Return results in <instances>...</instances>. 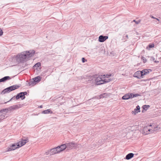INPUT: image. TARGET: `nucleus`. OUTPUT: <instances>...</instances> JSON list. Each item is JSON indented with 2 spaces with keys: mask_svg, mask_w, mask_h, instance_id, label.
<instances>
[{
  "mask_svg": "<svg viewBox=\"0 0 161 161\" xmlns=\"http://www.w3.org/2000/svg\"><path fill=\"white\" fill-rule=\"evenodd\" d=\"M35 53L34 50L22 52L17 55L15 58H13V60L15 59L18 64L24 63L29 60L31 57L34 55Z\"/></svg>",
  "mask_w": 161,
  "mask_h": 161,
  "instance_id": "nucleus-1",
  "label": "nucleus"
},
{
  "mask_svg": "<svg viewBox=\"0 0 161 161\" xmlns=\"http://www.w3.org/2000/svg\"><path fill=\"white\" fill-rule=\"evenodd\" d=\"M105 77L103 76L102 75L99 76L95 79V83L97 85H99L104 83H107L110 82L111 80V79H105Z\"/></svg>",
  "mask_w": 161,
  "mask_h": 161,
  "instance_id": "nucleus-2",
  "label": "nucleus"
},
{
  "mask_svg": "<svg viewBox=\"0 0 161 161\" xmlns=\"http://www.w3.org/2000/svg\"><path fill=\"white\" fill-rule=\"evenodd\" d=\"M20 87V86L17 85H15L11 86L4 89L1 92V94H4L6 93H9L11 91L18 89Z\"/></svg>",
  "mask_w": 161,
  "mask_h": 161,
  "instance_id": "nucleus-3",
  "label": "nucleus"
},
{
  "mask_svg": "<svg viewBox=\"0 0 161 161\" xmlns=\"http://www.w3.org/2000/svg\"><path fill=\"white\" fill-rule=\"evenodd\" d=\"M152 133H156L158 131H159L161 130V126L158 125H155L153 124H152Z\"/></svg>",
  "mask_w": 161,
  "mask_h": 161,
  "instance_id": "nucleus-4",
  "label": "nucleus"
},
{
  "mask_svg": "<svg viewBox=\"0 0 161 161\" xmlns=\"http://www.w3.org/2000/svg\"><path fill=\"white\" fill-rule=\"evenodd\" d=\"M66 145L67 147V150H68L70 149L75 148L77 146V144L75 143L74 142L66 143Z\"/></svg>",
  "mask_w": 161,
  "mask_h": 161,
  "instance_id": "nucleus-5",
  "label": "nucleus"
},
{
  "mask_svg": "<svg viewBox=\"0 0 161 161\" xmlns=\"http://www.w3.org/2000/svg\"><path fill=\"white\" fill-rule=\"evenodd\" d=\"M20 147L19 143L17 142L16 143L12 144L10 147H8L6 152H9L12 150H14L15 149Z\"/></svg>",
  "mask_w": 161,
  "mask_h": 161,
  "instance_id": "nucleus-6",
  "label": "nucleus"
},
{
  "mask_svg": "<svg viewBox=\"0 0 161 161\" xmlns=\"http://www.w3.org/2000/svg\"><path fill=\"white\" fill-rule=\"evenodd\" d=\"M27 93L26 92H20L17 94L16 95V99L18 100L21 98V100L24 99L25 98V95L27 94Z\"/></svg>",
  "mask_w": 161,
  "mask_h": 161,
  "instance_id": "nucleus-7",
  "label": "nucleus"
},
{
  "mask_svg": "<svg viewBox=\"0 0 161 161\" xmlns=\"http://www.w3.org/2000/svg\"><path fill=\"white\" fill-rule=\"evenodd\" d=\"M108 38V36H103V35H100L99 37L98 41L100 42H103Z\"/></svg>",
  "mask_w": 161,
  "mask_h": 161,
  "instance_id": "nucleus-8",
  "label": "nucleus"
},
{
  "mask_svg": "<svg viewBox=\"0 0 161 161\" xmlns=\"http://www.w3.org/2000/svg\"><path fill=\"white\" fill-rule=\"evenodd\" d=\"M22 105H23L19 104L13 105L9 107V109L10 111L12 110H14L18 109L21 108L22 107Z\"/></svg>",
  "mask_w": 161,
  "mask_h": 161,
  "instance_id": "nucleus-9",
  "label": "nucleus"
},
{
  "mask_svg": "<svg viewBox=\"0 0 161 161\" xmlns=\"http://www.w3.org/2000/svg\"><path fill=\"white\" fill-rule=\"evenodd\" d=\"M149 70H150L151 71V69H144L142 70V71H140V75L141 76L142 78H143V76L147 74V73L149 72Z\"/></svg>",
  "mask_w": 161,
  "mask_h": 161,
  "instance_id": "nucleus-10",
  "label": "nucleus"
},
{
  "mask_svg": "<svg viewBox=\"0 0 161 161\" xmlns=\"http://www.w3.org/2000/svg\"><path fill=\"white\" fill-rule=\"evenodd\" d=\"M28 142V139L27 138H26L25 139H22L21 141H20L18 143H19L20 146L21 147L24 145Z\"/></svg>",
  "mask_w": 161,
  "mask_h": 161,
  "instance_id": "nucleus-11",
  "label": "nucleus"
},
{
  "mask_svg": "<svg viewBox=\"0 0 161 161\" xmlns=\"http://www.w3.org/2000/svg\"><path fill=\"white\" fill-rule=\"evenodd\" d=\"M157 53H153V55L152 56V59H153V61L154 62V63H158L159 62V58H157Z\"/></svg>",
  "mask_w": 161,
  "mask_h": 161,
  "instance_id": "nucleus-12",
  "label": "nucleus"
},
{
  "mask_svg": "<svg viewBox=\"0 0 161 161\" xmlns=\"http://www.w3.org/2000/svg\"><path fill=\"white\" fill-rule=\"evenodd\" d=\"M11 79V78L9 76H5L0 79V82H5Z\"/></svg>",
  "mask_w": 161,
  "mask_h": 161,
  "instance_id": "nucleus-13",
  "label": "nucleus"
},
{
  "mask_svg": "<svg viewBox=\"0 0 161 161\" xmlns=\"http://www.w3.org/2000/svg\"><path fill=\"white\" fill-rule=\"evenodd\" d=\"M131 97L132 95H131L130 93H127L123 96L122 97V98L123 100H127L130 98H131Z\"/></svg>",
  "mask_w": 161,
  "mask_h": 161,
  "instance_id": "nucleus-14",
  "label": "nucleus"
},
{
  "mask_svg": "<svg viewBox=\"0 0 161 161\" xmlns=\"http://www.w3.org/2000/svg\"><path fill=\"white\" fill-rule=\"evenodd\" d=\"M57 148H59L61 150L60 151H63L66 148H67L66 143L65 144H62L61 145L58 146Z\"/></svg>",
  "mask_w": 161,
  "mask_h": 161,
  "instance_id": "nucleus-15",
  "label": "nucleus"
},
{
  "mask_svg": "<svg viewBox=\"0 0 161 161\" xmlns=\"http://www.w3.org/2000/svg\"><path fill=\"white\" fill-rule=\"evenodd\" d=\"M140 112V107L139 105L136 106V108L134 109V110L132 112V114H136V113Z\"/></svg>",
  "mask_w": 161,
  "mask_h": 161,
  "instance_id": "nucleus-16",
  "label": "nucleus"
},
{
  "mask_svg": "<svg viewBox=\"0 0 161 161\" xmlns=\"http://www.w3.org/2000/svg\"><path fill=\"white\" fill-rule=\"evenodd\" d=\"M140 71H137V72H135L133 75V76L134 77H136L138 79H140L142 78L141 75H140Z\"/></svg>",
  "mask_w": 161,
  "mask_h": 161,
  "instance_id": "nucleus-17",
  "label": "nucleus"
},
{
  "mask_svg": "<svg viewBox=\"0 0 161 161\" xmlns=\"http://www.w3.org/2000/svg\"><path fill=\"white\" fill-rule=\"evenodd\" d=\"M134 154L132 153H130L127 154L125 156V159L127 160H129L132 158H133L134 156Z\"/></svg>",
  "mask_w": 161,
  "mask_h": 161,
  "instance_id": "nucleus-18",
  "label": "nucleus"
},
{
  "mask_svg": "<svg viewBox=\"0 0 161 161\" xmlns=\"http://www.w3.org/2000/svg\"><path fill=\"white\" fill-rule=\"evenodd\" d=\"M57 148V147H55L54 148L51 149L50 150V155H51L55 154L56 153H57L58 152H57L56 151L57 150L56 149V148Z\"/></svg>",
  "mask_w": 161,
  "mask_h": 161,
  "instance_id": "nucleus-19",
  "label": "nucleus"
},
{
  "mask_svg": "<svg viewBox=\"0 0 161 161\" xmlns=\"http://www.w3.org/2000/svg\"><path fill=\"white\" fill-rule=\"evenodd\" d=\"M41 77L40 76H36L32 79L33 80L35 81L36 83L39 82L41 81Z\"/></svg>",
  "mask_w": 161,
  "mask_h": 161,
  "instance_id": "nucleus-20",
  "label": "nucleus"
},
{
  "mask_svg": "<svg viewBox=\"0 0 161 161\" xmlns=\"http://www.w3.org/2000/svg\"><path fill=\"white\" fill-rule=\"evenodd\" d=\"M36 84V83L35 81L33 80H31L30 82L28 83V84L27 85L29 86H33L35 85Z\"/></svg>",
  "mask_w": 161,
  "mask_h": 161,
  "instance_id": "nucleus-21",
  "label": "nucleus"
},
{
  "mask_svg": "<svg viewBox=\"0 0 161 161\" xmlns=\"http://www.w3.org/2000/svg\"><path fill=\"white\" fill-rule=\"evenodd\" d=\"M53 113V112L50 110V109L46 110H44L42 112V113L43 114H47L49 113L52 114Z\"/></svg>",
  "mask_w": 161,
  "mask_h": 161,
  "instance_id": "nucleus-22",
  "label": "nucleus"
},
{
  "mask_svg": "<svg viewBox=\"0 0 161 161\" xmlns=\"http://www.w3.org/2000/svg\"><path fill=\"white\" fill-rule=\"evenodd\" d=\"M10 111L9 109V108H6L5 109H3L0 110V113H3V112H6V113H7L8 111Z\"/></svg>",
  "mask_w": 161,
  "mask_h": 161,
  "instance_id": "nucleus-23",
  "label": "nucleus"
},
{
  "mask_svg": "<svg viewBox=\"0 0 161 161\" xmlns=\"http://www.w3.org/2000/svg\"><path fill=\"white\" fill-rule=\"evenodd\" d=\"M104 97V96L103 95V94H102L100 95L97 96H95V97H93L92 98H96L97 99H100L102 98H103Z\"/></svg>",
  "mask_w": 161,
  "mask_h": 161,
  "instance_id": "nucleus-24",
  "label": "nucleus"
},
{
  "mask_svg": "<svg viewBox=\"0 0 161 161\" xmlns=\"http://www.w3.org/2000/svg\"><path fill=\"white\" fill-rule=\"evenodd\" d=\"M41 65V64L40 62H38L36 64L33 66V67L34 68H35L36 67L37 68L40 67Z\"/></svg>",
  "mask_w": 161,
  "mask_h": 161,
  "instance_id": "nucleus-25",
  "label": "nucleus"
},
{
  "mask_svg": "<svg viewBox=\"0 0 161 161\" xmlns=\"http://www.w3.org/2000/svg\"><path fill=\"white\" fill-rule=\"evenodd\" d=\"M150 106L149 105H144L142 106V108L143 109V110H145V111L147 110L148 108L150 107Z\"/></svg>",
  "mask_w": 161,
  "mask_h": 161,
  "instance_id": "nucleus-26",
  "label": "nucleus"
},
{
  "mask_svg": "<svg viewBox=\"0 0 161 161\" xmlns=\"http://www.w3.org/2000/svg\"><path fill=\"white\" fill-rule=\"evenodd\" d=\"M6 114H3L1 115L0 116V121L4 119L6 117H5Z\"/></svg>",
  "mask_w": 161,
  "mask_h": 161,
  "instance_id": "nucleus-27",
  "label": "nucleus"
},
{
  "mask_svg": "<svg viewBox=\"0 0 161 161\" xmlns=\"http://www.w3.org/2000/svg\"><path fill=\"white\" fill-rule=\"evenodd\" d=\"M131 95H132V97H131V98H133L134 97H137L138 96H140L141 95L139 94H133L132 93H130Z\"/></svg>",
  "mask_w": 161,
  "mask_h": 161,
  "instance_id": "nucleus-28",
  "label": "nucleus"
},
{
  "mask_svg": "<svg viewBox=\"0 0 161 161\" xmlns=\"http://www.w3.org/2000/svg\"><path fill=\"white\" fill-rule=\"evenodd\" d=\"M123 39L125 41H126L127 39H128V36L127 35H125L124 34L123 37Z\"/></svg>",
  "mask_w": 161,
  "mask_h": 161,
  "instance_id": "nucleus-29",
  "label": "nucleus"
},
{
  "mask_svg": "<svg viewBox=\"0 0 161 161\" xmlns=\"http://www.w3.org/2000/svg\"><path fill=\"white\" fill-rule=\"evenodd\" d=\"M152 18L155 19V21L156 22L157 24H158L159 23V19H158L155 18L153 16H152Z\"/></svg>",
  "mask_w": 161,
  "mask_h": 161,
  "instance_id": "nucleus-30",
  "label": "nucleus"
},
{
  "mask_svg": "<svg viewBox=\"0 0 161 161\" xmlns=\"http://www.w3.org/2000/svg\"><path fill=\"white\" fill-rule=\"evenodd\" d=\"M141 58L142 60L143 61V62L144 63H145L146 62L147 59L145 58L143 56H142L141 57Z\"/></svg>",
  "mask_w": 161,
  "mask_h": 161,
  "instance_id": "nucleus-31",
  "label": "nucleus"
},
{
  "mask_svg": "<svg viewBox=\"0 0 161 161\" xmlns=\"http://www.w3.org/2000/svg\"><path fill=\"white\" fill-rule=\"evenodd\" d=\"M140 22H141L140 20H138L136 21L135 19L133 20V21H132V22H135V23L137 25L139 24Z\"/></svg>",
  "mask_w": 161,
  "mask_h": 161,
  "instance_id": "nucleus-32",
  "label": "nucleus"
},
{
  "mask_svg": "<svg viewBox=\"0 0 161 161\" xmlns=\"http://www.w3.org/2000/svg\"><path fill=\"white\" fill-rule=\"evenodd\" d=\"M15 99H16V96H14L13 97L10 99L9 101H8V102H5V103H7L8 102H9L10 101H11V100H14Z\"/></svg>",
  "mask_w": 161,
  "mask_h": 161,
  "instance_id": "nucleus-33",
  "label": "nucleus"
},
{
  "mask_svg": "<svg viewBox=\"0 0 161 161\" xmlns=\"http://www.w3.org/2000/svg\"><path fill=\"white\" fill-rule=\"evenodd\" d=\"M111 74H110L109 75H104L103 76V77L105 76V77L107 78H108L109 77L111 76Z\"/></svg>",
  "mask_w": 161,
  "mask_h": 161,
  "instance_id": "nucleus-34",
  "label": "nucleus"
},
{
  "mask_svg": "<svg viewBox=\"0 0 161 161\" xmlns=\"http://www.w3.org/2000/svg\"><path fill=\"white\" fill-rule=\"evenodd\" d=\"M147 49L148 50H150L151 48V43L149 44L148 46H147L146 47Z\"/></svg>",
  "mask_w": 161,
  "mask_h": 161,
  "instance_id": "nucleus-35",
  "label": "nucleus"
},
{
  "mask_svg": "<svg viewBox=\"0 0 161 161\" xmlns=\"http://www.w3.org/2000/svg\"><path fill=\"white\" fill-rule=\"evenodd\" d=\"M3 32L2 30L1 29H0V36H2L3 34Z\"/></svg>",
  "mask_w": 161,
  "mask_h": 161,
  "instance_id": "nucleus-36",
  "label": "nucleus"
},
{
  "mask_svg": "<svg viewBox=\"0 0 161 161\" xmlns=\"http://www.w3.org/2000/svg\"><path fill=\"white\" fill-rule=\"evenodd\" d=\"M82 60L83 63H85L86 61H87V60L84 58H82Z\"/></svg>",
  "mask_w": 161,
  "mask_h": 161,
  "instance_id": "nucleus-37",
  "label": "nucleus"
},
{
  "mask_svg": "<svg viewBox=\"0 0 161 161\" xmlns=\"http://www.w3.org/2000/svg\"><path fill=\"white\" fill-rule=\"evenodd\" d=\"M56 151L58 152V153H59L60 152H62V151H60L61 149L59 148H56Z\"/></svg>",
  "mask_w": 161,
  "mask_h": 161,
  "instance_id": "nucleus-38",
  "label": "nucleus"
},
{
  "mask_svg": "<svg viewBox=\"0 0 161 161\" xmlns=\"http://www.w3.org/2000/svg\"><path fill=\"white\" fill-rule=\"evenodd\" d=\"M104 97H106L107 96H108V93H105L102 94Z\"/></svg>",
  "mask_w": 161,
  "mask_h": 161,
  "instance_id": "nucleus-39",
  "label": "nucleus"
},
{
  "mask_svg": "<svg viewBox=\"0 0 161 161\" xmlns=\"http://www.w3.org/2000/svg\"><path fill=\"white\" fill-rule=\"evenodd\" d=\"M154 44L152 43V48L154 47Z\"/></svg>",
  "mask_w": 161,
  "mask_h": 161,
  "instance_id": "nucleus-40",
  "label": "nucleus"
},
{
  "mask_svg": "<svg viewBox=\"0 0 161 161\" xmlns=\"http://www.w3.org/2000/svg\"><path fill=\"white\" fill-rule=\"evenodd\" d=\"M39 108H42L43 107V106L41 105H40V106H39Z\"/></svg>",
  "mask_w": 161,
  "mask_h": 161,
  "instance_id": "nucleus-41",
  "label": "nucleus"
},
{
  "mask_svg": "<svg viewBox=\"0 0 161 161\" xmlns=\"http://www.w3.org/2000/svg\"><path fill=\"white\" fill-rule=\"evenodd\" d=\"M151 130V129H149L148 130V131H150Z\"/></svg>",
  "mask_w": 161,
  "mask_h": 161,
  "instance_id": "nucleus-42",
  "label": "nucleus"
},
{
  "mask_svg": "<svg viewBox=\"0 0 161 161\" xmlns=\"http://www.w3.org/2000/svg\"><path fill=\"white\" fill-rule=\"evenodd\" d=\"M149 126H151V124H149Z\"/></svg>",
  "mask_w": 161,
  "mask_h": 161,
  "instance_id": "nucleus-43",
  "label": "nucleus"
},
{
  "mask_svg": "<svg viewBox=\"0 0 161 161\" xmlns=\"http://www.w3.org/2000/svg\"><path fill=\"white\" fill-rule=\"evenodd\" d=\"M143 112H143V110H142V112L143 113Z\"/></svg>",
  "mask_w": 161,
  "mask_h": 161,
  "instance_id": "nucleus-44",
  "label": "nucleus"
},
{
  "mask_svg": "<svg viewBox=\"0 0 161 161\" xmlns=\"http://www.w3.org/2000/svg\"><path fill=\"white\" fill-rule=\"evenodd\" d=\"M149 16H150V17H151V15H149Z\"/></svg>",
  "mask_w": 161,
  "mask_h": 161,
  "instance_id": "nucleus-45",
  "label": "nucleus"
},
{
  "mask_svg": "<svg viewBox=\"0 0 161 161\" xmlns=\"http://www.w3.org/2000/svg\"><path fill=\"white\" fill-rule=\"evenodd\" d=\"M151 82H150V85H151Z\"/></svg>",
  "mask_w": 161,
  "mask_h": 161,
  "instance_id": "nucleus-46",
  "label": "nucleus"
}]
</instances>
